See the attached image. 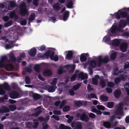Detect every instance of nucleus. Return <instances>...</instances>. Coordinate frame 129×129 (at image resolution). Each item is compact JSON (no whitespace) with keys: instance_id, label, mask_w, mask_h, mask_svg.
<instances>
[{"instance_id":"obj_37","label":"nucleus","mask_w":129,"mask_h":129,"mask_svg":"<svg viewBox=\"0 0 129 129\" xmlns=\"http://www.w3.org/2000/svg\"><path fill=\"white\" fill-rule=\"evenodd\" d=\"M117 56L116 52L113 53L110 55V57L111 59L114 60L115 59Z\"/></svg>"},{"instance_id":"obj_27","label":"nucleus","mask_w":129,"mask_h":129,"mask_svg":"<svg viewBox=\"0 0 129 129\" xmlns=\"http://www.w3.org/2000/svg\"><path fill=\"white\" fill-rule=\"evenodd\" d=\"M9 5L10 6L11 8H15L17 6L15 1H10Z\"/></svg>"},{"instance_id":"obj_16","label":"nucleus","mask_w":129,"mask_h":129,"mask_svg":"<svg viewBox=\"0 0 129 129\" xmlns=\"http://www.w3.org/2000/svg\"><path fill=\"white\" fill-rule=\"evenodd\" d=\"M67 52L68 53L67 54L66 57V58L68 60H69L72 58L73 54V52L72 51H69Z\"/></svg>"},{"instance_id":"obj_17","label":"nucleus","mask_w":129,"mask_h":129,"mask_svg":"<svg viewBox=\"0 0 129 129\" xmlns=\"http://www.w3.org/2000/svg\"><path fill=\"white\" fill-rule=\"evenodd\" d=\"M46 88L48 91L50 92H54L55 90V88L54 87L49 85L47 86Z\"/></svg>"},{"instance_id":"obj_55","label":"nucleus","mask_w":129,"mask_h":129,"mask_svg":"<svg viewBox=\"0 0 129 129\" xmlns=\"http://www.w3.org/2000/svg\"><path fill=\"white\" fill-rule=\"evenodd\" d=\"M63 69L62 67H60L58 69L57 71V73L58 74L61 75L63 73Z\"/></svg>"},{"instance_id":"obj_53","label":"nucleus","mask_w":129,"mask_h":129,"mask_svg":"<svg viewBox=\"0 0 129 129\" xmlns=\"http://www.w3.org/2000/svg\"><path fill=\"white\" fill-rule=\"evenodd\" d=\"M25 81L26 84H30V79L28 77L26 76L25 77Z\"/></svg>"},{"instance_id":"obj_3","label":"nucleus","mask_w":129,"mask_h":129,"mask_svg":"<svg viewBox=\"0 0 129 129\" xmlns=\"http://www.w3.org/2000/svg\"><path fill=\"white\" fill-rule=\"evenodd\" d=\"M119 104L118 107L115 111V114L116 116H123L124 115L121 104Z\"/></svg>"},{"instance_id":"obj_25","label":"nucleus","mask_w":129,"mask_h":129,"mask_svg":"<svg viewBox=\"0 0 129 129\" xmlns=\"http://www.w3.org/2000/svg\"><path fill=\"white\" fill-rule=\"evenodd\" d=\"M106 104L107 107L109 108H113L114 106V102H108Z\"/></svg>"},{"instance_id":"obj_12","label":"nucleus","mask_w":129,"mask_h":129,"mask_svg":"<svg viewBox=\"0 0 129 129\" xmlns=\"http://www.w3.org/2000/svg\"><path fill=\"white\" fill-rule=\"evenodd\" d=\"M9 111V108L6 106H2L0 109V113H7Z\"/></svg>"},{"instance_id":"obj_60","label":"nucleus","mask_w":129,"mask_h":129,"mask_svg":"<svg viewBox=\"0 0 129 129\" xmlns=\"http://www.w3.org/2000/svg\"><path fill=\"white\" fill-rule=\"evenodd\" d=\"M43 125V127L42 129H47L48 127V125L45 122H44L42 123V124Z\"/></svg>"},{"instance_id":"obj_18","label":"nucleus","mask_w":129,"mask_h":129,"mask_svg":"<svg viewBox=\"0 0 129 129\" xmlns=\"http://www.w3.org/2000/svg\"><path fill=\"white\" fill-rule=\"evenodd\" d=\"M43 74L45 76H49L52 75V73L50 70H46L44 71Z\"/></svg>"},{"instance_id":"obj_24","label":"nucleus","mask_w":129,"mask_h":129,"mask_svg":"<svg viewBox=\"0 0 129 129\" xmlns=\"http://www.w3.org/2000/svg\"><path fill=\"white\" fill-rule=\"evenodd\" d=\"M103 125L105 127L108 128H110L111 127V124L108 121H106L103 122Z\"/></svg>"},{"instance_id":"obj_6","label":"nucleus","mask_w":129,"mask_h":129,"mask_svg":"<svg viewBox=\"0 0 129 129\" xmlns=\"http://www.w3.org/2000/svg\"><path fill=\"white\" fill-rule=\"evenodd\" d=\"M80 119L86 122H87L89 120L88 116L85 113H83L80 116Z\"/></svg>"},{"instance_id":"obj_45","label":"nucleus","mask_w":129,"mask_h":129,"mask_svg":"<svg viewBox=\"0 0 129 129\" xmlns=\"http://www.w3.org/2000/svg\"><path fill=\"white\" fill-rule=\"evenodd\" d=\"M92 84L94 85H97L98 84V80L97 79L93 78L92 80Z\"/></svg>"},{"instance_id":"obj_29","label":"nucleus","mask_w":129,"mask_h":129,"mask_svg":"<svg viewBox=\"0 0 129 129\" xmlns=\"http://www.w3.org/2000/svg\"><path fill=\"white\" fill-rule=\"evenodd\" d=\"M78 72V70H76L75 71V73L71 77L70 79L71 81H75L76 80V79L77 78V74H76V73L77 72Z\"/></svg>"},{"instance_id":"obj_49","label":"nucleus","mask_w":129,"mask_h":129,"mask_svg":"<svg viewBox=\"0 0 129 129\" xmlns=\"http://www.w3.org/2000/svg\"><path fill=\"white\" fill-rule=\"evenodd\" d=\"M9 107L10 110L12 111L15 110L16 109V107L15 106L10 105Z\"/></svg>"},{"instance_id":"obj_39","label":"nucleus","mask_w":129,"mask_h":129,"mask_svg":"<svg viewBox=\"0 0 129 129\" xmlns=\"http://www.w3.org/2000/svg\"><path fill=\"white\" fill-rule=\"evenodd\" d=\"M46 47L44 45H42L37 48V49L41 51H43L45 50Z\"/></svg>"},{"instance_id":"obj_42","label":"nucleus","mask_w":129,"mask_h":129,"mask_svg":"<svg viewBox=\"0 0 129 129\" xmlns=\"http://www.w3.org/2000/svg\"><path fill=\"white\" fill-rule=\"evenodd\" d=\"M115 83V84H117L120 83L121 80L119 77H116L114 80Z\"/></svg>"},{"instance_id":"obj_58","label":"nucleus","mask_w":129,"mask_h":129,"mask_svg":"<svg viewBox=\"0 0 129 129\" xmlns=\"http://www.w3.org/2000/svg\"><path fill=\"white\" fill-rule=\"evenodd\" d=\"M39 124V122H34L33 124V127L34 128H36Z\"/></svg>"},{"instance_id":"obj_36","label":"nucleus","mask_w":129,"mask_h":129,"mask_svg":"<svg viewBox=\"0 0 129 129\" xmlns=\"http://www.w3.org/2000/svg\"><path fill=\"white\" fill-rule=\"evenodd\" d=\"M87 59V58L84 55H82L80 57V60L81 62L85 61Z\"/></svg>"},{"instance_id":"obj_26","label":"nucleus","mask_w":129,"mask_h":129,"mask_svg":"<svg viewBox=\"0 0 129 129\" xmlns=\"http://www.w3.org/2000/svg\"><path fill=\"white\" fill-rule=\"evenodd\" d=\"M100 99L103 101L107 102L108 101V98L107 96L101 95L100 96Z\"/></svg>"},{"instance_id":"obj_63","label":"nucleus","mask_w":129,"mask_h":129,"mask_svg":"<svg viewBox=\"0 0 129 129\" xmlns=\"http://www.w3.org/2000/svg\"><path fill=\"white\" fill-rule=\"evenodd\" d=\"M124 88L126 90L128 89L129 88V83L126 82L124 85Z\"/></svg>"},{"instance_id":"obj_48","label":"nucleus","mask_w":129,"mask_h":129,"mask_svg":"<svg viewBox=\"0 0 129 129\" xmlns=\"http://www.w3.org/2000/svg\"><path fill=\"white\" fill-rule=\"evenodd\" d=\"M114 14L115 18L118 19H120L121 18L120 14H119L118 12L115 13Z\"/></svg>"},{"instance_id":"obj_15","label":"nucleus","mask_w":129,"mask_h":129,"mask_svg":"<svg viewBox=\"0 0 129 129\" xmlns=\"http://www.w3.org/2000/svg\"><path fill=\"white\" fill-rule=\"evenodd\" d=\"M10 61L12 62H15L17 60V59L14 54L11 53L10 54L9 56Z\"/></svg>"},{"instance_id":"obj_13","label":"nucleus","mask_w":129,"mask_h":129,"mask_svg":"<svg viewBox=\"0 0 129 129\" xmlns=\"http://www.w3.org/2000/svg\"><path fill=\"white\" fill-rule=\"evenodd\" d=\"M117 27L116 25L113 26L111 29V34H110V36H114V34H115L117 31Z\"/></svg>"},{"instance_id":"obj_10","label":"nucleus","mask_w":129,"mask_h":129,"mask_svg":"<svg viewBox=\"0 0 129 129\" xmlns=\"http://www.w3.org/2000/svg\"><path fill=\"white\" fill-rule=\"evenodd\" d=\"M70 15V12L68 11H66L63 14V20L66 21L68 19Z\"/></svg>"},{"instance_id":"obj_57","label":"nucleus","mask_w":129,"mask_h":129,"mask_svg":"<svg viewBox=\"0 0 129 129\" xmlns=\"http://www.w3.org/2000/svg\"><path fill=\"white\" fill-rule=\"evenodd\" d=\"M57 82V79L56 78H54L53 79L51 83V84L52 85H56Z\"/></svg>"},{"instance_id":"obj_43","label":"nucleus","mask_w":129,"mask_h":129,"mask_svg":"<svg viewBox=\"0 0 129 129\" xmlns=\"http://www.w3.org/2000/svg\"><path fill=\"white\" fill-rule=\"evenodd\" d=\"M83 103L80 101H76L75 103V105L78 107H80V106H82L83 105Z\"/></svg>"},{"instance_id":"obj_34","label":"nucleus","mask_w":129,"mask_h":129,"mask_svg":"<svg viewBox=\"0 0 129 129\" xmlns=\"http://www.w3.org/2000/svg\"><path fill=\"white\" fill-rule=\"evenodd\" d=\"M12 23V21L11 20H10L5 24L4 26L5 27H8L11 26Z\"/></svg>"},{"instance_id":"obj_21","label":"nucleus","mask_w":129,"mask_h":129,"mask_svg":"<svg viewBox=\"0 0 129 129\" xmlns=\"http://www.w3.org/2000/svg\"><path fill=\"white\" fill-rule=\"evenodd\" d=\"M32 96L33 97V100L34 101H37L41 98V96L37 93L33 94Z\"/></svg>"},{"instance_id":"obj_46","label":"nucleus","mask_w":129,"mask_h":129,"mask_svg":"<svg viewBox=\"0 0 129 129\" xmlns=\"http://www.w3.org/2000/svg\"><path fill=\"white\" fill-rule=\"evenodd\" d=\"M51 50H49L47 51L44 54V56H45L47 58H48L49 56L51 53Z\"/></svg>"},{"instance_id":"obj_51","label":"nucleus","mask_w":129,"mask_h":129,"mask_svg":"<svg viewBox=\"0 0 129 129\" xmlns=\"http://www.w3.org/2000/svg\"><path fill=\"white\" fill-rule=\"evenodd\" d=\"M105 42L108 43L110 42V38L109 37L106 36L104 38Z\"/></svg>"},{"instance_id":"obj_61","label":"nucleus","mask_w":129,"mask_h":129,"mask_svg":"<svg viewBox=\"0 0 129 129\" xmlns=\"http://www.w3.org/2000/svg\"><path fill=\"white\" fill-rule=\"evenodd\" d=\"M68 126L63 124H61L60 125L59 128V129H66Z\"/></svg>"},{"instance_id":"obj_30","label":"nucleus","mask_w":129,"mask_h":129,"mask_svg":"<svg viewBox=\"0 0 129 129\" xmlns=\"http://www.w3.org/2000/svg\"><path fill=\"white\" fill-rule=\"evenodd\" d=\"M120 15L121 18H126L128 15L127 13L126 12L122 11L120 12Z\"/></svg>"},{"instance_id":"obj_1","label":"nucleus","mask_w":129,"mask_h":129,"mask_svg":"<svg viewBox=\"0 0 129 129\" xmlns=\"http://www.w3.org/2000/svg\"><path fill=\"white\" fill-rule=\"evenodd\" d=\"M24 3H22L20 5L19 14L21 16H24L26 15H28L29 13Z\"/></svg>"},{"instance_id":"obj_38","label":"nucleus","mask_w":129,"mask_h":129,"mask_svg":"<svg viewBox=\"0 0 129 129\" xmlns=\"http://www.w3.org/2000/svg\"><path fill=\"white\" fill-rule=\"evenodd\" d=\"M88 98H95L98 99L97 96L95 93H91V94H89L88 95Z\"/></svg>"},{"instance_id":"obj_7","label":"nucleus","mask_w":129,"mask_h":129,"mask_svg":"<svg viewBox=\"0 0 129 129\" xmlns=\"http://www.w3.org/2000/svg\"><path fill=\"white\" fill-rule=\"evenodd\" d=\"M127 47V44L125 43H122L120 46V50L123 52H125L126 51Z\"/></svg>"},{"instance_id":"obj_11","label":"nucleus","mask_w":129,"mask_h":129,"mask_svg":"<svg viewBox=\"0 0 129 129\" xmlns=\"http://www.w3.org/2000/svg\"><path fill=\"white\" fill-rule=\"evenodd\" d=\"M36 53L37 49L35 48L31 49L28 52L29 54L31 57L34 56L36 54Z\"/></svg>"},{"instance_id":"obj_47","label":"nucleus","mask_w":129,"mask_h":129,"mask_svg":"<svg viewBox=\"0 0 129 129\" xmlns=\"http://www.w3.org/2000/svg\"><path fill=\"white\" fill-rule=\"evenodd\" d=\"M26 72L30 73L32 71L31 66H29L27 67L26 68Z\"/></svg>"},{"instance_id":"obj_8","label":"nucleus","mask_w":129,"mask_h":129,"mask_svg":"<svg viewBox=\"0 0 129 129\" xmlns=\"http://www.w3.org/2000/svg\"><path fill=\"white\" fill-rule=\"evenodd\" d=\"M0 89H3L9 91L10 90V88L8 83L5 82L3 84L0 85Z\"/></svg>"},{"instance_id":"obj_5","label":"nucleus","mask_w":129,"mask_h":129,"mask_svg":"<svg viewBox=\"0 0 129 129\" xmlns=\"http://www.w3.org/2000/svg\"><path fill=\"white\" fill-rule=\"evenodd\" d=\"M10 97L13 99H15L20 98L19 93L16 91H13L11 92L9 94Z\"/></svg>"},{"instance_id":"obj_52","label":"nucleus","mask_w":129,"mask_h":129,"mask_svg":"<svg viewBox=\"0 0 129 129\" xmlns=\"http://www.w3.org/2000/svg\"><path fill=\"white\" fill-rule=\"evenodd\" d=\"M70 109V107L68 106H65L63 109V111L64 112H67Z\"/></svg>"},{"instance_id":"obj_33","label":"nucleus","mask_w":129,"mask_h":129,"mask_svg":"<svg viewBox=\"0 0 129 129\" xmlns=\"http://www.w3.org/2000/svg\"><path fill=\"white\" fill-rule=\"evenodd\" d=\"M121 92L120 91L116 90L114 93L115 96L116 98H118L120 96Z\"/></svg>"},{"instance_id":"obj_20","label":"nucleus","mask_w":129,"mask_h":129,"mask_svg":"<svg viewBox=\"0 0 129 129\" xmlns=\"http://www.w3.org/2000/svg\"><path fill=\"white\" fill-rule=\"evenodd\" d=\"M120 44L119 40L116 39L114 40L111 43V44L112 45L116 46H118Z\"/></svg>"},{"instance_id":"obj_44","label":"nucleus","mask_w":129,"mask_h":129,"mask_svg":"<svg viewBox=\"0 0 129 129\" xmlns=\"http://www.w3.org/2000/svg\"><path fill=\"white\" fill-rule=\"evenodd\" d=\"M81 84L80 83L77 84L73 87V89L75 90H76L78 89L80 87Z\"/></svg>"},{"instance_id":"obj_41","label":"nucleus","mask_w":129,"mask_h":129,"mask_svg":"<svg viewBox=\"0 0 129 129\" xmlns=\"http://www.w3.org/2000/svg\"><path fill=\"white\" fill-rule=\"evenodd\" d=\"M8 59L7 57L6 56H4L1 57V60L5 63V62L7 61Z\"/></svg>"},{"instance_id":"obj_50","label":"nucleus","mask_w":129,"mask_h":129,"mask_svg":"<svg viewBox=\"0 0 129 129\" xmlns=\"http://www.w3.org/2000/svg\"><path fill=\"white\" fill-rule=\"evenodd\" d=\"M107 86L108 87L112 88L114 87V84L113 82H109L107 83Z\"/></svg>"},{"instance_id":"obj_32","label":"nucleus","mask_w":129,"mask_h":129,"mask_svg":"<svg viewBox=\"0 0 129 129\" xmlns=\"http://www.w3.org/2000/svg\"><path fill=\"white\" fill-rule=\"evenodd\" d=\"M119 77L120 78L121 80H122L123 81H125L127 78V76L123 74L120 75H119Z\"/></svg>"},{"instance_id":"obj_22","label":"nucleus","mask_w":129,"mask_h":129,"mask_svg":"<svg viewBox=\"0 0 129 129\" xmlns=\"http://www.w3.org/2000/svg\"><path fill=\"white\" fill-rule=\"evenodd\" d=\"M89 66L93 68L95 67L96 63L95 60H91L89 62Z\"/></svg>"},{"instance_id":"obj_62","label":"nucleus","mask_w":129,"mask_h":129,"mask_svg":"<svg viewBox=\"0 0 129 129\" xmlns=\"http://www.w3.org/2000/svg\"><path fill=\"white\" fill-rule=\"evenodd\" d=\"M53 113L54 114L57 115H60L61 114V112L60 111H58L57 110H55L53 111Z\"/></svg>"},{"instance_id":"obj_4","label":"nucleus","mask_w":129,"mask_h":129,"mask_svg":"<svg viewBox=\"0 0 129 129\" xmlns=\"http://www.w3.org/2000/svg\"><path fill=\"white\" fill-rule=\"evenodd\" d=\"M71 126L72 128H75L76 129H82L81 123L79 121H74L72 123Z\"/></svg>"},{"instance_id":"obj_23","label":"nucleus","mask_w":129,"mask_h":129,"mask_svg":"<svg viewBox=\"0 0 129 129\" xmlns=\"http://www.w3.org/2000/svg\"><path fill=\"white\" fill-rule=\"evenodd\" d=\"M59 4L57 3L53 4V9L56 11H59L60 9V7L59 6Z\"/></svg>"},{"instance_id":"obj_64","label":"nucleus","mask_w":129,"mask_h":129,"mask_svg":"<svg viewBox=\"0 0 129 129\" xmlns=\"http://www.w3.org/2000/svg\"><path fill=\"white\" fill-rule=\"evenodd\" d=\"M51 60H53L55 61H57L58 60V56L57 55H56L54 56L52 59H51Z\"/></svg>"},{"instance_id":"obj_40","label":"nucleus","mask_w":129,"mask_h":129,"mask_svg":"<svg viewBox=\"0 0 129 129\" xmlns=\"http://www.w3.org/2000/svg\"><path fill=\"white\" fill-rule=\"evenodd\" d=\"M34 70L37 73H39L40 72V66L38 65H36L34 68Z\"/></svg>"},{"instance_id":"obj_56","label":"nucleus","mask_w":129,"mask_h":129,"mask_svg":"<svg viewBox=\"0 0 129 129\" xmlns=\"http://www.w3.org/2000/svg\"><path fill=\"white\" fill-rule=\"evenodd\" d=\"M97 108L99 110H104L105 109V107L104 106L100 105H97Z\"/></svg>"},{"instance_id":"obj_14","label":"nucleus","mask_w":129,"mask_h":129,"mask_svg":"<svg viewBox=\"0 0 129 129\" xmlns=\"http://www.w3.org/2000/svg\"><path fill=\"white\" fill-rule=\"evenodd\" d=\"M78 77L79 79L80 78L81 80H83L88 78L87 74H84L83 72H81L78 74Z\"/></svg>"},{"instance_id":"obj_2","label":"nucleus","mask_w":129,"mask_h":129,"mask_svg":"<svg viewBox=\"0 0 129 129\" xmlns=\"http://www.w3.org/2000/svg\"><path fill=\"white\" fill-rule=\"evenodd\" d=\"M99 62L98 63V66L100 67L102 63H107L109 61V57L108 56H105L104 58H102L101 56H98Z\"/></svg>"},{"instance_id":"obj_54","label":"nucleus","mask_w":129,"mask_h":129,"mask_svg":"<svg viewBox=\"0 0 129 129\" xmlns=\"http://www.w3.org/2000/svg\"><path fill=\"white\" fill-rule=\"evenodd\" d=\"M66 101L65 100H63L61 102L59 106V108L60 109H62L65 104Z\"/></svg>"},{"instance_id":"obj_19","label":"nucleus","mask_w":129,"mask_h":129,"mask_svg":"<svg viewBox=\"0 0 129 129\" xmlns=\"http://www.w3.org/2000/svg\"><path fill=\"white\" fill-rule=\"evenodd\" d=\"M119 26L122 28L124 27L126 25V21L123 19L121 20L119 22Z\"/></svg>"},{"instance_id":"obj_59","label":"nucleus","mask_w":129,"mask_h":129,"mask_svg":"<svg viewBox=\"0 0 129 129\" xmlns=\"http://www.w3.org/2000/svg\"><path fill=\"white\" fill-rule=\"evenodd\" d=\"M113 74L115 76L118 75V69L117 68H116L114 69Z\"/></svg>"},{"instance_id":"obj_35","label":"nucleus","mask_w":129,"mask_h":129,"mask_svg":"<svg viewBox=\"0 0 129 129\" xmlns=\"http://www.w3.org/2000/svg\"><path fill=\"white\" fill-rule=\"evenodd\" d=\"M100 85L102 88L105 87L106 85L105 81L103 80H101L100 81Z\"/></svg>"},{"instance_id":"obj_9","label":"nucleus","mask_w":129,"mask_h":129,"mask_svg":"<svg viewBox=\"0 0 129 129\" xmlns=\"http://www.w3.org/2000/svg\"><path fill=\"white\" fill-rule=\"evenodd\" d=\"M9 17L11 19L14 18L15 20H17L18 18V15L16 14L14 10H13L10 13Z\"/></svg>"},{"instance_id":"obj_28","label":"nucleus","mask_w":129,"mask_h":129,"mask_svg":"<svg viewBox=\"0 0 129 129\" xmlns=\"http://www.w3.org/2000/svg\"><path fill=\"white\" fill-rule=\"evenodd\" d=\"M35 17V14L34 13H33L31 14L29 18L28 19L29 20L28 24H30V22L34 20Z\"/></svg>"},{"instance_id":"obj_31","label":"nucleus","mask_w":129,"mask_h":129,"mask_svg":"<svg viewBox=\"0 0 129 129\" xmlns=\"http://www.w3.org/2000/svg\"><path fill=\"white\" fill-rule=\"evenodd\" d=\"M73 3L72 1H70L67 5L66 7L68 8L71 9L74 7Z\"/></svg>"}]
</instances>
